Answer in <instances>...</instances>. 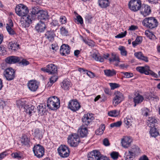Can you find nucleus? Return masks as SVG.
I'll list each match as a JSON object with an SVG mask.
<instances>
[{"instance_id": "nucleus-49", "label": "nucleus", "mask_w": 160, "mask_h": 160, "mask_svg": "<svg viewBox=\"0 0 160 160\" xmlns=\"http://www.w3.org/2000/svg\"><path fill=\"white\" fill-rule=\"evenodd\" d=\"M122 124V122L121 121H118L116 122L111 123L110 124V127L112 128L114 127H119Z\"/></svg>"}, {"instance_id": "nucleus-40", "label": "nucleus", "mask_w": 160, "mask_h": 160, "mask_svg": "<svg viewBox=\"0 0 160 160\" xmlns=\"http://www.w3.org/2000/svg\"><path fill=\"white\" fill-rule=\"evenodd\" d=\"M92 57L95 60L102 62L104 61V58L101 56L98 55L95 53H93L92 55Z\"/></svg>"}, {"instance_id": "nucleus-22", "label": "nucleus", "mask_w": 160, "mask_h": 160, "mask_svg": "<svg viewBox=\"0 0 160 160\" xmlns=\"http://www.w3.org/2000/svg\"><path fill=\"white\" fill-rule=\"evenodd\" d=\"M151 12L150 7L148 5H145L144 7L142 6L141 13L144 16L146 17L149 15Z\"/></svg>"}, {"instance_id": "nucleus-21", "label": "nucleus", "mask_w": 160, "mask_h": 160, "mask_svg": "<svg viewBox=\"0 0 160 160\" xmlns=\"http://www.w3.org/2000/svg\"><path fill=\"white\" fill-rule=\"evenodd\" d=\"M148 126L150 128L156 127L157 126L158 121L154 117H149L147 122Z\"/></svg>"}, {"instance_id": "nucleus-41", "label": "nucleus", "mask_w": 160, "mask_h": 160, "mask_svg": "<svg viewBox=\"0 0 160 160\" xmlns=\"http://www.w3.org/2000/svg\"><path fill=\"white\" fill-rule=\"evenodd\" d=\"M11 155L13 158L18 159L19 160L23 158V155L20 153H18L17 152H13L12 154Z\"/></svg>"}, {"instance_id": "nucleus-24", "label": "nucleus", "mask_w": 160, "mask_h": 160, "mask_svg": "<svg viewBox=\"0 0 160 160\" xmlns=\"http://www.w3.org/2000/svg\"><path fill=\"white\" fill-rule=\"evenodd\" d=\"M46 28V25L45 23L40 21L35 26L36 30L38 32H43Z\"/></svg>"}, {"instance_id": "nucleus-55", "label": "nucleus", "mask_w": 160, "mask_h": 160, "mask_svg": "<svg viewBox=\"0 0 160 160\" xmlns=\"http://www.w3.org/2000/svg\"><path fill=\"white\" fill-rule=\"evenodd\" d=\"M127 31H125L124 32H122L120 33L118 35H117L115 37L116 38H123L127 34Z\"/></svg>"}, {"instance_id": "nucleus-38", "label": "nucleus", "mask_w": 160, "mask_h": 160, "mask_svg": "<svg viewBox=\"0 0 160 160\" xmlns=\"http://www.w3.org/2000/svg\"><path fill=\"white\" fill-rule=\"evenodd\" d=\"M142 39L141 37H137L135 41L132 42V44L134 47H135L138 44H140L142 42Z\"/></svg>"}, {"instance_id": "nucleus-63", "label": "nucleus", "mask_w": 160, "mask_h": 160, "mask_svg": "<svg viewBox=\"0 0 160 160\" xmlns=\"http://www.w3.org/2000/svg\"><path fill=\"white\" fill-rule=\"evenodd\" d=\"M6 155V152H4L0 154V160H1Z\"/></svg>"}, {"instance_id": "nucleus-54", "label": "nucleus", "mask_w": 160, "mask_h": 160, "mask_svg": "<svg viewBox=\"0 0 160 160\" xmlns=\"http://www.w3.org/2000/svg\"><path fill=\"white\" fill-rule=\"evenodd\" d=\"M124 75L126 78H129L132 77L133 76V74L132 73L128 72H121Z\"/></svg>"}, {"instance_id": "nucleus-2", "label": "nucleus", "mask_w": 160, "mask_h": 160, "mask_svg": "<svg viewBox=\"0 0 160 160\" xmlns=\"http://www.w3.org/2000/svg\"><path fill=\"white\" fill-rule=\"evenodd\" d=\"M60 100L57 97L54 96L49 98L47 101V106L52 110L56 109L59 108Z\"/></svg>"}, {"instance_id": "nucleus-12", "label": "nucleus", "mask_w": 160, "mask_h": 160, "mask_svg": "<svg viewBox=\"0 0 160 160\" xmlns=\"http://www.w3.org/2000/svg\"><path fill=\"white\" fill-rule=\"evenodd\" d=\"M15 72L11 68H7L4 72V75L7 80L10 81L13 80L15 76Z\"/></svg>"}, {"instance_id": "nucleus-42", "label": "nucleus", "mask_w": 160, "mask_h": 160, "mask_svg": "<svg viewBox=\"0 0 160 160\" xmlns=\"http://www.w3.org/2000/svg\"><path fill=\"white\" fill-rule=\"evenodd\" d=\"M26 112L27 113L30 115L35 112V111L34 110L35 107L34 106H31L30 107L28 106V107H26Z\"/></svg>"}, {"instance_id": "nucleus-35", "label": "nucleus", "mask_w": 160, "mask_h": 160, "mask_svg": "<svg viewBox=\"0 0 160 160\" xmlns=\"http://www.w3.org/2000/svg\"><path fill=\"white\" fill-rule=\"evenodd\" d=\"M150 133L152 137L154 138H156L159 135V132L157 131L155 127L151 128Z\"/></svg>"}, {"instance_id": "nucleus-31", "label": "nucleus", "mask_w": 160, "mask_h": 160, "mask_svg": "<svg viewBox=\"0 0 160 160\" xmlns=\"http://www.w3.org/2000/svg\"><path fill=\"white\" fill-rule=\"evenodd\" d=\"M51 29L55 31L59 27V23L57 20H52L50 23Z\"/></svg>"}, {"instance_id": "nucleus-3", "label": "nucleus", "mask_w": 160, "mask_h": 160, "mask_svg": "<svg viewBox=\"0 0 160 160\" xmlns=\"http://www.w3.org/2000/svg\"><path fill=\"white\" fill-rule=\"evenodd\" d=\"M142 23L145 26L151 29L156 28L158 25L157 20L152 17L146 18L143 20Z\"/></svg>"}, {"instance_id": "nucleus-62", "label": "nucleus", "mask_w": 160, "mask_h": 160, "mask_svg": "<svg viewBox=\"0 0 160 160\" xmlns=\"http://www.w3.org/2000/svg\"><path fill=\"white\" fill-rule=\"evenodd\" d=\"M137 28V26L135 25H132L129 27V30L131 31H133L135 30Z\"/></svg>"}, {"instance_id": "nucleus-50", "label": "nucleus", "mask_w": 160, "mask_h": 160, "mask_svg": "<svg viewBox=\"0 0 160 160\" xmlns=\"http://www.w3.org/2000/svg\"><path fill=\"white\" fill-rule=\"evenodd\" d=\"M75 22L76 21L79 22L80 24H82L83 23V20L82 17L79 15H78L76 18L74 20Z\"/></svg>"}, {"instance_id": "nucleus-57", "label": "nucleus", "mask_w": 160, "mask_h": 160, "mask_svg": "<svg viewBox=\"0 0 160 160\" xmlns=\"http://www.w3.org/2000/svg\"><path fill=\"white\" fill-rule=\"evenodd\" d=\"M22 58H21V59ZM21 62H20V63H22V64L23 65H27L29 64V62L27 60L25 59H22V60L21 59Z\"/></svg>"}, {"instance_id": "nucleus-34", "label": "nucleus", "mask_w": 160, "mask_h": 160, "mask_svg": "<svg viewBox=\"0 0 160 160\" xmlns=\"http://www.w3.org/2000/svg\"><path fill=\"white\" fill-rule=\"evenodd\" d=\"M105 74L108 77H112L116 74V72L114 69L104 70Z\"/></svg>"}, {"instance_id": "nucleus-37", "label": "nucleus", "mask_w": 160, "mask_h": 160, "mask_svg": "<svg viewBox=\"0 0 160 160\" xmlns=\"http://www.w3.org/2000/svg\"><path fill=\"white\" fill-rule=\"evenodd\" d=\"M30 142L29 138L25 135H23L21 138V142L24 145H27L29 144Z\"/></svg>"}, {"instance_id": "nucleus-8", "label": "nucleus", "mask_w": 160, "mask_h": 160, "mask_svg": "<svg viewBox=\"0 0 160 160\" xmlns=\"http://www.w3.org/2000/svg\"><path fill=\"white\" fill-rule=\"evenodd\" d=\"M128 6L132 11L136 12L141 8V2L140 0H131L128 3Z\"/></svg>"}, {"instance_id": "nucleus-56", "label": "nucleus", "mask_w": 160, "mask_h": 160, "mask_svg": "<svg viewBox=\"0 0 160 160\" xmlns=\"http://www.w3.org/2000/svg\"><path fill=\"white\" fill-rule=\"evenodd\" d=\"M134 55L138 58L140 59L143 54L141 52H139L135 53Z\"/></svg>"}, {"instance_id": "nucleus-19", "label": "nucleus", "mask_w": 160, "mask_h": 160, "mask_svg": "<svg viewBox=\"0 0 160 160\" xmlns=\"http://www.w3.org/2000/svg\"><path fill=\"white\" fill-rule=\"evenodd\" d=\"M31 22L32 20L30 16H28L25 18L22 17L21 21V25L23 28L28 27Z\"/></svg>"}, {"instance_id": "nucleus-14", "label": "nucleus", "mask_w": 160, "mask_h": 160, "mask_svg": "<svg viewBox=\"0 0 160 160\" xmlns=\"http://www.w3.org/2000/svg\"><path fill=\"white\" fill-rule=\"evenodd\" d=\"M29 89L32 91H36L38 88L39 83L36 80H30L28 84Z\"/></svg>"}, {"instance_id": "nucleus-10", "label": "nucleus", "mask_w": 160, "mask_h": 160, "mask_svg": "<svg viewBox=\"0 0 160 160\" xmlns=\"http://www.w3.org/2000/svg\"><path fill=\"white\" fill-rule=\"evenodd\" d=\"M68 107L73 112L78 111L81 108V105L79 102L76 100H71L69 102Z\"/></svg>"}, {"instance_id": "nucleus-43", "label": "nucleus", "mask_w": 160, "mask_h": 160, "mask_svg": "<svg viewBox=\"0 0 160 160\" xmlns=\"http://www.w3.org/2000/svg\"><path fill=\"white\" fill-rule=\"evenodd\" d=\"M40 10H41L37 7H34L30 10V12L32 15L37 16Z\"/></svg>"}, {"instance_id": "nucleus-5", "label": "nucleus", "mask_w": 160, "mask_h": 160, "mask_svg": "<svg viewBox=\"0 0 160 160\" xmlns=\"http://www.w3.org/2000/svg\"><path fill=\"white\" fill-rule=\"evenodd\" d=\"M80 142V138L78 134L72 133L68 138V143L72 147H76Z\"/></svg>"}, {"instance_id": "nucleus-58", "label": "nucleus", "mask_w": 160, "mask_h": 160, "mask_svg": "<svg viewBox=\"0 0 160 160\" xmlns=\"http://www.w3.org/2000/svg\"><path fill=\"white\" fill-rule=\"evenodd\" d=\"M67 19L65 17L61 16L60 18V22L62 24H65L66 22Z\"/></svg>"}, {"instance_id": "nucleus-30", "label": "nucleus", "mask_w": 160, "mask_h": 160, "mask_svg": "<svg viewBox=\"0 0 160 160\" xmlns=\"http://www.w3.org/2000/svg\"><path fill=\"white\" fill-rule=\"evenodd\" d=\"M99 6L102 8H106L108 7L110 4L109 0H98Z\"/></svg>"}, {"instance_id": "nucleus-51", "label": "nucleus", "mask_w": 160, "mask_h": 160, "mask_svg": "<svg viewBox=\"0 0 160 160\" xmlns=\"http://www.w3.org/2000/svg\"><path fill=\"white\" fill-rule=\"evenodd\" d=\"M124 122L126 124L128 125L129 127L131 126L132 123V122L131 121V119L127 118L124 119Z\"/></svg>"}, {"instance_id": "nucleus-20", "label": "nucleus", "mask_w": 160, "mask_h": 160, "mask_svg": "<svg viewBox=\"0 0 160 160\" xmlns=\"http://www.w3.org/2000/svg\"><path fill=\"white\" fill-rule=\"evenodd\" d=\"M38 18L40 21L42 20H46L48 19V15L47 11L41 10L37 16Z\"/></svg>"}, {"instance_id": "nucleus-16", "label": "nucleus", "mask_w": 160, "mask_h": 160, "mask_svg": "<svg viewBox=\"0 0 160 160\" xmlns=\"http://www.w3.org/2000/svg\"><path fill=\"white\" fill-rule=\"evenodd\" d=\"M21 59V58L12 56L7 57L5 61L7 63L9 64L15 63L20 61Z\"/></svg>"}, {"instance_id": "nucleus-52", "label": "nucleus", "mask_w": 160, "mask_h": 160, "mask_svg": "<svg viewBox=\"0 0 160 160\" xmlns=\"http://www.w3.org/2000/svg\"><path fill=\"white\" fill-rule=\"evenodd\" d=\"M60 32L63 35H67L68 34V31L65 28L62 27L60 29Z\"/></svg>"}, {"instance_id": "nucleus-9", "label": "nucleus", "mask_w": 160, "mask_h": 160, "mask_svg": "<svg viewBox=\"0 0 160 160\" xmlns=\"http://www.w3.org/2000/svg\"><path fill=\"white\" fill-rule=\"evenodd\" d=\"M58 151L59 155L62 158H66L69 156V149L67 146L61 145L58 148Z\"/></svg>"}, {"instance_id": "nucleus-4", "label": "nucleus", "mask_w": 160, "mask_h": 160, "mask_svg": "<svg viewBox=\"0 0 160 160\" xmlns=\"http://www.w3.org/2000/svg\"><path fill=\"white\" fill-rule=\"evenodd\" d=\"M15 12L17 14L20 16H22L25 18L28 16L29 12L28 8L25 5L22 4H20L16 6L15 9Z\"/></svg>"}, {"instance_id": "nucleus-27", "label": "nucleus", "mask_w": 160, "mask_h": 160, "mask_svg": "<svg viewBox=\"0 0 160 160\" xmlns=\"http://www.w3.org/2000/svg\"><path fill=\"white\" fill-rule=\"evenodd\" d=\"M48 68V73L50 74H54L57 72V68L56 66L53 64H50L47 66Z\"/></svg>"}, {"instance_id": "nucleus-59", "label": "nucleus", "mask_w": 160, "mask_h": 160, "mask_svg": "<svg viewBox=\"0 0 160 160\" xmlns=\"http://www.w3.org/2000/svg\"><path fill=\"white\" fill-rule=\"evenodd\" d=\"M86 73H87V75L91 78H93L95 76L94 73L91 71H88L87 70V71Z\"/></svg>"}, {"instance_id": "nucleus-23", "label": "nucleus", "mask_w": 160, "mask_h": 160, "mask_svg": "<svg viewBox=\"0 0 160 160\" xmlns=\"http://www.w3.org/2000/svg\"><path fill=\"white\" fill-rule=\"evenodd\" d=\"M78 132L82 137L86 136L88 132L87 127L83 125L80 127L78 129Z\"/></svg>"}, {"instance_id": "nucleus-28", "label": "nucleus", "mask_w": 160, "mask_h": 160, "mask_svg": "<svg viewBox=\"0 0 160 160\" xmlns=\"http://www.w3.org/2000/svg\"><path fill=\"white\" fill-rule=\"evenodd\" d=\"M72 85V84L70 82L66 80H64L62 82L61 86L63 89L68 90L69 89Z\"/></svg>"}, {"instance_id": "nucleus-32", "label": "nucleus", "mask_w": 160, "mask_h": 160, "mask_svg": "<svg viewBox=\"0 0 160 160\" xmlns=\"http://www.w3.org/2000/svg\"><path fill=\"white\" fill-rule=\"evenodd\" d=\"M9 49H11L14 51H16L19 48V45L17 42H11L9 43Z\"/></svg>"}, {"instance_id": "nucleus-45", "label": "nucleus", "mask_w": 160, "mask_h": 160, "mask_svg": "<svg viewBox=\"0 0 160 160\" xmlns=\"http://www.w3.org/2000/svg\"><path fill=\"white\" fill-rule=\"evenodd\" d=\"M118 49L120 51V53L122 56H126L127 55V52L125 50V47L123 46H120L118 48Z\"/></svg>"}, {"instance_id": "nucleus-1", "label": "nucleus", "mask_w": 160, "mask_h": 160, "mask_svg": "<svg viewBox=\"0 0 160 160\" xmlns=\"http://www.w3.org/2000/svg\"><path fill=\"white\" fill-rule=\"evenodd\" d=\"M131 149L126 152L124 154V157L125 160H132L136 155H138L140 152V149L136 145L132 146Z\"/></svg>"}, {"instance_id": "nucleus-6", "label": "nucleus", "mask_w": 160, "mask_h": 160, "mask_svg": "<svg viewBox=\"0 0 160 160\" xmlns=\"http://www.w3.org/2000/svg\"><path fill=\"white\" fill-rule=\"evenodd\" d=\"M88 160H110L106 156H102L100 152L94 150L90 152L88 155Z\"/></svg>"}, {"instance_id": "nucleus-13", "label": "nucleus", "mask_w": 160, "mask_h": 160, "mask_svg": "<svg viewBox=\"0 0 160 160\" xmlns=\"http://www.w3.org/2000/svg\"><path fill=\"white\" fill-rule=\"evenodd\" d=\"M115 96L113 100V103L115 106L124 99V97L121 92L118 91L115 92Z\"/></svg>"}, {"instance_id": "nucleus-36", "label": "nucleus", "mask_w": 160, "mask_h": 160, "mask_svg": "<svg viewBox=\"0 0 160 160\" xmlns=\"http://www.w3.org/2000/svg\"><path fill=\"white\" fill-rule=\"evenodd\" d=\"M105 126L104 124H102L100 126L99 128L98 129L95 131L96 134L98 135H101L103 133L105 129Z\"/></svg>"}, {"instance_id": "nucleus-53", "label": "nucleus", "mask_w": 160, "mask_h": 160, "mask_svg": "<svg viewBox=\"0 0 160 160\" xmlns=\"http://www.w3.org/2000/svg\"><path fill=\"white\" fill-rule=\"evenodd\" d=\"M109 85L111 87V89L112 90L120 86V85L119 84L116 83H109Z\"/></svg>"}, {"instance_id": "nucleus-17", "label": "nucleus", "mask_w": 160, "mask_h": 160, "mask_svg": "<svg viewBox=\"0 0 160 160\" xmlns=\"http://www.w3.org/2000/svg\"><path fill=\"white\" fill-rule=\"evenodd\" d=\"M132 139L130 137L125 136L122 139L121 143L122 146L124 148H128L130 145Z\"/></svg>"}, {"instance_id": "nucleus-7", "label": "nucleus", "mask_w": 160, "mask_h": 160, "mask_svg": "<svg viewBox=\"0 0 160 160\" xmlns=\"http://www.w3.org/2000/svg\"><path fill=\"white\" fill-rule=\"evenodd\" d=\"M136 70L141 73H144L147 75H150L156 78L158 77L157 74L150 70V68L148 66L144 67H138L136 68Z\"/></svg>"}, {"instance_id": "nucleus-26", "label": "nucleus", "mask_w": 160, "mask_h": 160, "mask_svg": "<svg viewBox=\"0 0 160 160\" xmlns=\"http://www.w3.org/2000/svg\"><path fill=\"white\" fill-rule=\"evenodd\" d=\"M109 60L110 62H116L115 64L116 66H118V63L120 62L118 56L114 53H112L111 57L109 58Z\"/></svg>"}, {"instance_id": "nucleus-33", "label": "nucleus", "mask_w": 160, "mask_h": 160, "mask_svg": "<svg viewBox=\"0 0 160 160\" xmlns=\"http://www.w3.org/2000/svg\"><path fill=\"white\" fill-rule=\"evenodd\" d=\"M37 109L39 113L42 115L46 111L45 105L41 104L38 106Z\"/></svg>"}, {"instance_id": "nucleus-15", "label": "nucleus", "mask_w": 160, "mask_h": 160, "mask_svg": "<svg viewBox=\"0 0 160 160\" xmlns=\"http://www.w3.org/2000/svg\"><path fill=\"white\" fill-rule=\"evenodd\" d=\"M93 117H91L90 114H84L82 118V121L83 122V125L88 126L91 121L94 119Z\"/></svg>"}, {"instance_id": "nucleus-64", "label": "nucleus", "mask_w": 160, "mask_h": 160, "mask_svg": "<svg viewBox=\"0 0 160 160\" xmlns=\"http://www.w3.org/2000/svg\"><path fill=\"white\" fill-rule=\"evenodd\" d=\"M139 160H149L148 157L145 155H144L142 156L141 157Z\"/></svg>"}, {"instance_id": "nucleus-29", "label": "nucleus", "mask_w": 160, "mask_h": 160, "mask_svg": "<svg viewBox=\"0 0 160 160\" xmlns=\"http://www.w3.org/2000/svg\"><path fill=\"white\" fill-rule=\"evenodd\" d=\"M144 99L143 97L138 94L133 98V101L134 103V106L135 107L137 104L141 103Z\"/></svg>"}, {"instance_id": "nucleus-39", "label": "nucleus", "mask_w": 160, "mask_h": 160, "mask_svg": "<svg viewBox=\"0 0 160 160\" xmlns=\"http://www.w3.org/2000/svg\"><path fill=\"white\" fill-rule=\"evenodd\" d=\"M58 79V78L56 76L54 75L51 77L50 78V82H48L47 84V85L48 86V87H51L52 84L57 81Z\"/></svg>"}, {"instance_id": "nucleus-25", "label": "nucleus", "mask_w": 160, "mask_h": 160, "mask_svg": "<svg viewBox=\"0 0 160 160\" xmlns=\"http://www.w3.org/2000/svg\"><path fill=\"white\" fill-rule=\"evenodd\" d=\"M54 31L51 29L50 31H47L45 34L46 38L50 41L53 40L55 36Z\"/></svg>"}, {"instance_id": "nucleus-44", "label": "nucleus", "mask_w": 160, "mask_h": 160, "mask_svg": "<svg viewBox=\"0 0 160 160\" xmlns=\"http://www.w3.org/2000/svg\"><path fill=\"white\" fill-rule=\"evenodd\" d=\"M6 28L7 31L10 35H13L16 34L15 31L11 28V27L8 25V24H7V26L6 27Z\"/></svg>"}, {"instance_id": "nucleus-46", "label": "nucleus", "mask_w": 160, "mask_h": 160, "mask_svg": "<svg viewBox=\"0 0 160 160\" xmlns=\"http://www.w3.org/2000/svg\"><path fill=\"white\" fill-rule=\"evenodd\" d=\"M119 114L117 110L111 111L108 113V115L111 117H116Z\"/></svg>"}, {"instance_id": "nucleus-60", "label": "nucleus", "mask_w": 160, "mask_h": 160, "mask_svg": "<svg viewBox=\"0 0 160 160\" xmlns=\"http://www.w3.org/2000/svg\"><path fill=\"white\" fill-rule=\"evenodd\" d=\"M103 144L105 146H108L110 144L107 138H105L103 140Z\"/></svg>"}, {"instance_id": "nucleus-18", "label": "nucleus", "mask_w": 160, "mask_h": 160, "mask_svg": "<svg viewBox=\"0 0 160 160\" xmlns=\"http://www.w3.org/2000/svg\"><path fill=\"white\" fill-rule=\"evenodd\" d=\"M70 48L68 45L62 44L61 47L60 53L62 56H66L69 53Z\"/></svg>"}, {"instance_id": "nucleus-47", "label": "nucleus", "mask_w": 160, "mask_h": 160, "mask_svg": "<svg viewBox=\"0 0 160 160\" xmlns=\"http://www.w3.org/2000/svg\"><path fill=\"white\" fill-rule=\"evenodd\" d=\"M110 155L113 159L117 160L118 158L119 153L117 152H113L110 154Z\"/></svg>"}, {"instance_id": "nucleus-11", "label": "nucleus", "mask_w": 160, "mask_h": 160, "mask_svg": "<svg viewBox=\"0 0 160 160\" xmlns=\"http://www.w3.org/2000/svg\"><path fill=\"white\" fill-rule=\"evenodd\" d=\"M33 151L35 155L38 158L42 157L44 153V148L39 144L35 146L33 148Z\"/></svg>"}, {"instance_id": "nucleus-61", "label": "nucleus", "mask_w": 160, "mask_h": 160, "mask_svg": "<svg viewBox=\"0 0 160 160\" xmlns=\"http://www.w3.org/2000/svg\"><path fill=\"white\" fill-rule=\"evenodd\" d=\"M140 59L146 62H148V58L147 57L143 55L142 56V57H141V58Z\"/></svg>"}, {"instance_id": "nucleus-48", "label": "nucleus", "mask_w": 160, "mask_h": 160, "mask_svg": "<svg viewBox=\"0 0 160 160\" xmlns=\"http://www.w3.org/2000/svg\"><path fill=\"white\" fill-rule=\"evenodd\" d=\"M83 41L86 44L90 46H92L94 45V42L91 40H87L86 39L83 38Z\"/></svg>"}]
</instances>
